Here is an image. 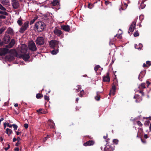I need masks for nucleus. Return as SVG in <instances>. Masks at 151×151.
Returning <instances> with one entry per match:
<instances>
[{
    "label": "nucleus",
    "instance_id": "obj_18",
    "mask_svg": "<svg viewBox=\"0 0 151 151\" xmlns=\"http://www.w3.org/2000/svg\"><path fill=\"white\" fill-rule=\"evenodd\" d=\"M103 81L104 82H109L110 81V79L109 73H107L106 75L103 77Z\"/></svg>",
    "mask_w": 151,
    "mask_h": 151
},
{
    "label": "nucleus",
    "instance_id": "obj_31",
    "mask_svg": "<svg viewBox=\"0 0 151 151\" xmlns=\"http://www.w3.org/2000/svg\"><path fill=\"white\" fill-rule=\"evenodd\" d=\"M10 52L11 53H13L14 55H17V53L16 50H12L10 51Z\"/></svg>",
    "mask_w": 151,
    "mask_h": 151
},
{
    "label": "nucleus",
    "instance_id": "obj_6",
    "mask_svg": "<svg viewBox=\"0 0 151 151\" xmlns=\"http://www.w3.org/2000/svg\"><path fill=\"white\" fill-rule=\"evenodd\" d=\"M53 32L55 35L58 37L60 36L63 35V32L61 30L56 27L55 28L53 31Z\"/></svg>",
    "mask_w": 151,
    "mask_h": 151
},
{
    "label": "nucleus",
    "instance_id": "obj_58",
    "mask_svg": "<svg viewBox=\"0 0 151 151\" xmlns=\"http://www.w3.org/2000/svg\"><path fill=\"white\" fill-rule=\"evenodd\" d=\"M147 66V64H145V63H144L143 64V67H146Z\"/></svg>",
    "mask_w": 151,
    "mask_h": 151
},
{
    "label": "nucleus",
    "instance_id": "obj_20",
    "mask_svg": "<svg viewBox=\"0 0 151 151\" xmlns=\"http://www.w3.org/2000/svg\"><path fill=\"white\" fill-rule=\"evenodd\" d=\"M138 46H139V47H137L138 45L136 44H135L134 45L135 48L136 49H138L139 50H141L143 47L141 43H139V44Z\"/></svg>",
    "mask_w": 151,
    "mask_h": 151
},
{
    "label": "nucleus",
    "instance_id": "obj_14",
    "mask_svg": "<svg viewBox=\"0 0 151 151\" xmlns=\"http://www.w3.org/2000/svg\"><path fill=\"white\" fill-rule=\"evenodd\" d=\"M113 148L112 147L108 145L107 144L104 148V151H113Z\"/></svg>",
    "mask_w": 151,
    "mask_h": 151
},
{
    "label": "nucleus",
    "instance_id": "obj_11",
    "mask_svg": "<svg viewBox=\"0 0 151 151\" xmlns=\"http://www.w3.org/2000/svg\"><path fill=\"white\" fill-rule=\"evenodd\" d=\"M27 50V46L24 44H23L22 45L21 47V52L22 53H26Z\"/></svg>",
    "mask_w": 151,
    "mask_h": 151
},
{
    "label": "nucleus",
    "instance_id": "obj_54",
    "mask_svg": "<svg viewBox=\"0 0 151 151\" xmlns=\"http://www.w3.org/2000/svg\"><path fill=\"white\" fill-rule=\"evenodd\" d=\"M126 9V8H123L122 7H121L119 9V10L120 12H121L122 10H124Z\"/></svg>",
    "mask_w": 151,
    "mask_h": 151
},
{
    "label": "nucleus",
    "instance_id": "obj_15",
    "mask_svg": "<svg viewBox=\"0 0 151 151\" xmlns=\"http://www.w3.org/2000/svg\"><path fill=\"white\" fill-rule=\"evenodd\" d=\"M21 57L25 61H27L30 57L29 55L28 54L22 55Z\"/></svg>",
    "mask_w": 151,
    "mask_h": 151
},
{
    "label": "nucleus",
    "instance_id": "obj_13",
    "mask_svg": "<svg viewBox=\"0 0 151 151\" xmlns=\"http://www.w3.org/2000/svg\"><path fill=\"white\" fill-rule=\"evenodd\" d=\"M9 50L7 48H2L0 50V55H5L9 52Z\"/></svg>",
    "mask_w": 151,
    "mask_h": 151
},
{
    "label": "nucleus",
    "instance_id": "obj_61",
    "mask_svg": "<svg viewBox=\"0 0 151 151\" xmlns=\"http://www.w3.org/2000/svg\"><path fill=\"white\" fill-rule=\"evenodd\" d=\"M20 139H20V137H17V141H18V142H19V141L20 140Z\"/></svg>",
    "mask_w": 151,
    "mask_h": 151
},
{
    "label": "nucleus",
    "instance_id": "obj_21",
    "mask_svg": "<svg viewBox=\"0 0 151 151\" xmlns=\"http://www.w3.org/2000/svg\"><path fill=\"white\" fill-rule=\"evenodd\" d=\"M118 84V82L117 81H116V82L115 83V84L114 83L113 85L112 86V89L111 90H116V85H117Z\"/></svg>",
    "mask_w": 151,
    "mask_h": 151
},
{
    "label": "nucleus",
    "instance_id": "obj_30",
    "mask_svg": "<svg viewBox=\"0 0 151 151\" xmlns=\"http://www.w3.org/2000/svg\"><path fill=\"white\" fill-rule=\"evenodd\" d=\"M0 14L5 15H8V13L7 12H6L5 11H2V10H0Z\"/></svg>",
    "mask_w": 151,
    "mask_h": 151
},
{
    "label": "nucleus",
    "instance_id": "obj_17",
    "mask_svg": "<svg viewBox=\"0 0 151 151\" xmlns=\"http://www.w3.org/2000/svg\"><path fill=\"white\" fill-rule=\"evenodd\" d=\"M94 144V142L92 140H90L85 143L83 145L85 146L93 145Z\"/></svg>",
    "mask_w": 151,
    "mask_h": 151
},
{
    "label": "nucleus",
    "instance_id": "obj_1",
    "mask_svg": "<svg viewBox=\"0 0 151 151\" xmlns=\"http://www.w3.org/2000/svg\"><path fill=\"white\" fill-rule=\"evenodd\" d=\"M45 27L44 23L42 22H37L35 25V27L39 31H42L44 29Z\"/></svg>",
    "mask_w": 151,
    "mask_h": 151
},
{
    "label": "nucleus",
    "instance_id": "obj_52",
    "mask_svg": "<svg viewBox=\"0 0 151 151\" xmlns=\"http://www.w3.org/2000/svg\"><path fill=\"white\" fill-rule=\"evenodd\" d=\"M42 109H39L37 110V111L39 113H40L41 114H42V112H41V111L42 110Z\"/></svg>",
    "mask_w": 151,
    "mask_h": 151
},
{
    "label": "nucleus",
    "instance_id": "obj_33",
    "mask_svg": "<svg viewBox=\"0 0 151 151\" xmlns=\"http://www.w3.org/2000/svg\"><path fill=\"white\" fill-rule=\"evenodd\" d=\"M138 97H139V95H137V94L135 95H134V99H136L135 101L136 102H139V101L138 100Z\"/></svg>",
    "mask_w": 151,
    "mask_h": 151
},
{
    "label": "nucleus",
    "instance_id": "obj_60",
    "mask_svg": "<svg viewBox=\"0 0 151 151\" xmlns=\"http://www.w3.org/2000/svg\"><path fill=\"white\" fill-rule=\"evenodd\" d=\"M4 119L3 118H1L0 119V124H1V122L2 121H3Z\"/></svg>",
    "mask_w": 151,
    "mask_h": 151
},
{
    "label": "nucleus",
    "instance_id": "obj_59",
    "mask_svg": "<svg viewBox=\"0 0 151 151\" xmlns=\"http://www.w3.org/2000/svg\"><path fill=\"white\" fill-rule=\"evenodd\" d=\"M19 144H20V143H19V142H18L17 143H16V146H18L19 145Z\"/></svg>",
    "mask_w": 151,
    "mask_h": 151
},
{
    "label": "nucleus",
    "instance_id": "obj_8",
    "mask_svg": "<svg viewBox=\"0 0 151 151\" xmlns=\"http://www.w3.org/2000/svg\"><path fill=\"white\" fill-rule=\"evenodd\" d=\"M136 23V22L135 20L132 22L129 28V30L128 31L129 33L130 32H133L134 31Z\"/></svg>",
    "mask_w": 151,
    "mask_h": 151
},
{
    "label": "nucleus",
    "instance_id": "obj_57",
    "mask_svg": "<svg viewBox=\"0 0 151 151\" xmlns=\"http://www.w3.org/2000/svg\"><path fill=\"white\" fill-rule=\"evenodd\" d=\"M17 140V139L15 138H14L13 139V142H15Z\"/></svg>",
    "mask_w": 151,
    "mask_h": 151
},
{
    "label": "nucleus",
    "instance_id": "obj_10",
    "mask_svg": "<svg viewBox=\"0 0 151 151\" xmlns=\"http://www.w3.org/2000/svg\"><path fill=\"white\" fill-rule=\"evenodd\" d=\"M10 40V37L6 35H4L3 39V41L4 44H7L9 42Z\"/></svg>",
    "mask_w": 151,
    "mask_h": 151
},
{
    "label": "nucleus",
    "instance_id": "obj_43",
    "mask_svg": "<svg viewBox=\"0 0 151 151\" xmlns=\"http://www.w3.org/2000/svg\"><path fill=\"white\" fill-rule=\"evenodd\" d=\"M115 37H117L119 39H121L122 38V36L121 35V34H120L119 35H118L117 34H116V35H115Z\"/></svg>",
    "mask_w": 151,
    "mask_h": 151
},
{
    "label": "nucleus",
    "instance_id": "obj_19",
    "mask_svg": "<svg viewBox=\"0 0 151 151\" xmlns=\"http://www.w3.org/2000/svg\"><path fill=\"white\" fill-rule=\"evenodd\" d=\"M1 2L4 6L8 5L9 3V1L7 0H2L1 1Z\"/></svg>",
    "mask_w": 151,
    "mask_h": 151
},
{
    "label": "nucleus",
    "instance_id": "obj_37",
    "mask_svg": "<svg viewBox=\"0 0 151 151\" xmlns=\"http://www.w3.org/2000/svg\"><path fill=\"white\" fill-rule=\"evenodd\" d=\"M150 123V122L149 120L146 121L144 123L145 125L146 126H148Z\"/></svg>",
    "mask_w": 151,
    "mask_h": 151
},
{
    "label": "nucleus",
    "instance_id": "obj_23",
    "mask_svg": "<svg viewBox=\"0 0 151 151\" xmlns=\"http://www.w3.org/2000/svg\"><path fill=\"white\" fill-rule=\"evenodd\" d=\"M12 130L8 128H7L6 129V132L7 134L8 135H9L12 132Z\"/></svg>",
    "mask_w": 151,
    "mask_h": 151
},
{
    "label": "nucleus",
    "instance_id": "obj_32",
    "mask_svg": "<svg viewBox=\"0 0 151 151\" xmlns=\"http://www.w3.org/2000/svg\"><path fill=\"white\" fill-rule=\"evenodd\" d=\"M145 83H141L140 86H139V88H145Z\"/></svg>",
    "mask_w": 151,
    "mask_h": 151
},
{
    "label": "nucleus",
    "instance_id": "obj_29",
    "mask_svg": "<svg viewBox=\"0 0 151 151\" xmlns=\"http://www.w3.org/2000/svg\"><path fill=\"white\" fill-rule=\"evenodd\" d=\"M7 58L9 59V60H12L14 59V58L12 55H8L7 56Z\"/></svg>",
    "mask_w": 151,
    "mask_h": 151
},
{
    "label": "nucleus",
    "instance_id": "obj_41",
    "mask_svg": "<svg viewBox=\"0 0 151 151\" xmlns=\"http://www.w3.org/2000/svg\"><path fill=\"white\" fill-rule=\"evenodd\" d=\"M12 126H13L14 130H16L17 129L18 127L17 125L15 124H14L12 125Z\"/></svg>",
    "mask_w": 151,
    "mask_h": 151
},
{
    "label": "nucleus",
    "instance_id": "obj_36",
    "mask_svg": "<svg viewBox=\"0 0 151 151\" xmlns=\"http://www.w3.org/2000/svg\"><path fill=\"white\" fill-rule=\"evenodd\" d=\"M100 67L99 65H96L95 66L94 69L95 71H97L98 69Z\"/></svg>",
    "mask_w": 151,
    "mask_h": 151
},
{
    "label": "nucleus",
    "instance_id": "obj_49",
    "mask_svg": "<svg viewBox=\"0 0 151 151\" xmlns=\"http://www.w3.org/2000/svg\"><path fill=\"white\" fill-rule=\"evenodd\" d=\"M7 145L8 147L4 148V149L6 151L10 147V145L9 144H8Z\"/></svg>",
    "mask_w": 151,
    "mask_h": 151
},
{
    "label": "nucleus",
    "instance_id": "obj_7",
    "mask_svg": "<svg viewBox=\"0 0 151 151\" xmlns=\"http://www.w3.org/2000/svg\"><path fill=\"white\" fill-rule=\"evenodd\" d=\"M58 44V41L55 40H52L49 42L50 46V47L54 48Z\"/></svg>",
    "mask_w": 151,
    "mask_h": 151
},
{
    "label": "nucleus",
    "instance_id": "obj_55",
    "mask_svg": "<svg viewBox=\"0 0 151 151\" xmlns=\"http://www.w3.org/2000/svg\"><path fill=\"white\" fill-rule=\"evenodd\" d=\"M6 124H7V126L9 127H12V125H10L9 123H7Z\"/></svg>",
    "mask_w": 151,
    "mask_h": 151
},
{
    "label": "nucleus",
    "instance_id": "obj_5",
    "mask_svg": "<svg viewBox=\"0 0 151 151\" xmlns=\"http://www.w3.org/2000/svg\"><path fill=\"white\" fill-rule=\"evenodd\" d=\"M29 22H26L24 23L23 26L21 27L19 32L21 33H23L28 27Z\"/></svg>",
    "mask_w": 151,
    "mask_h": 151
},
{
    "label": "nucleus",
    "instance_id": "obj_44",
    "mask_svg": "<svg viewBox=\"0 0 151 151\" xmlns=\"http://www.w3.org/2000/svg\"><path fill=\"white\" fill-rule=\"evenodd\" d=\"M138 125L139 127H141L142 125V124L139 121H138L137 122Z\"/></svg>",
    "mask_w": 151,
    "mask_h": 151
},
{
    "label": "nucleus",
    "instance_id": "obj_40",
    "mask_svg": "<svg viewBox=\"0 0 151 151\" xmlns=\"http://www.w3.org/2000/svg\"><path fill=\"white\" fill-rule=\"evenodd\" d=\"M113 141L114 143L116 144H118L119 141L117 139H115L113 140Z\"/></svg>",
    "mask_w": 151,
    "mask_h": 151
},
{
    "label": "nucleus",
    "instance_id": "obj_53",
    "mask_svg": "<svg viewBox=\"0 0 151 151\" xmlns=\"http://www.w3.org/2000/svg\"><path fill=\"white\" fill-rule=\"evenodd\" d=\"M24 127L25 128L27 129L28 127V125L27 124H24Z\"/></svg>",
    "mask_w": 151,
    "mask_h": 151
},
{
    "label": "nucleus",
    "instance_id": "obj_56",
    "mask_svg": "<svg viewBox=\"0 0 151 151\" xmlns=\"http://www.w3.org/2000/svg\"><path fill=\"white\" fill-rule=\"evenodd\" d=\"M111 91L112 92V94L113 95H114L115 94V91L114 90H111Z\"/></svg>",
    "mask_w": 151,
    "mask_h": 151
},
{
    "label": "nucleus",
    "instance_id": "obj_46",
    "mask_svg": "<svg viewBox=\"0 0 151 151\" xmlns=\"http://www.w3.org/2000/svg\"><path fill=\"white\" fill-rule=\"evenodd\" d=\"M139 35V33L137 32H134V35L135 37L138 36Z\"/></svg>",
    "mask_w": 151,
    "mask_h": 151
},
{
    "label": "nucleus",
    "instance_id": "obj_27",
    "mask_svg": "<svg viewBox=\"0 0 151 151\" xmlns=\"http://www.w3.org/2000/svg\"><path fill=\"white\" fill-rule=\"evenodd\" d=\"M38 17L37 16L35 17L34 19L31 21L30 22V24H33L35 22V21L37 19Z\"/></svg>",
    "mask_w": 151,
    "mask_h": 151
},
{
    "label": "nucleus",
    "instance_id": "obj_51",
    "mask_svg": "<svg viewBox=\"0 0 151 151\" xmlns=\"http://www.w3.org/2000/svg\"><path fill=\"white\" fill-rule=\"evenodd\" d=\"M4 44V42L3 41L0 39V46H1Z\"/></svg>",
    "mask_w": 151,
    "mask_h": 151
},
{
    "label": "nucleus",
    "instance_id": "obj_62",
    "mask_svg": "<svg viewBox=\"0 0 151 151\" xmlns=\"http://www.w3.org/2000/svg\"><path fill=\"white\" fill-rule=\"evenodd\" d=\"M144 138L145 139H147L148 138L147 135V134H145L144 135Z\"/></svg>",
    "mask_w": 151,
    "mask_h": 151
},
{
    "label": "nucleus",
    "instance_id": "obj_16",
    "mask_svg": "<svg viewBox=\"0 0 151 151\" xmlns=\"http://www.w3.org/2000/svg\"><path fill=\"white\" fill-rule=\"evenodd\" d=\"M48 125L51 128H54L55 124L52 120H49L47 122Z\"/></svg>",
    "mask_w": 151,
    "mask_h": 151
},
{
    "label": "nucleus",
    "instance_id": "obj_42",
    "mask_svg": "<svg viewBox=\"0 0 151 151\" xmlns=\"http://www.w3.org/2000/svg\"><path fill=\"white\" fill-rule=\"evenodd\" d=\"M17 23L19 24V25L20 26L22 24V21L21 20L19 19L17 21Z\"/></svg>",
    "mask_w": 151,
    "mask_h": 151
},
{
    "label": "nucleus",
    "instance_id": "obj_3",
    "mask_svg": "<svg viewBox=\"0 0 151 151\" xmlns=\"http://www.w3.org/2000/svg\"><path fill=\"white\" fill-rule=\"evenodd\" d=\"M28 47L29 49L32 51H35L37 50V48L35 44L32 40L29 42Z\"/></svg>",
    "mask_w": 151,
    "mask_h": 151
},
{
    "label": "nucleus",
    "instance_id": "obj_28",
    "mask_svg": "<svg viewBox=\"0 0 151 151\" xmlns=\"http://www.w3.org/2000/svg\"><path fill=\"white\" fill-rule=\"evenodd\" d=\"M58 4V1L57 0H54L52 2V4L53 6H55L57 5Z\"/></svg>",
    "mask_w": 151,
    "mask_h": 151
},
{
    "label": "nucleus",
    "instance_id": "obj_26",
    "mask_svg": "<svg viewBox=\"0 0 151 151\" xmlns=\"http://www.w3.org/2000/svg\"><path fill=\"white\" fill-rule=\"evenodd\" d=\"M99 92H97L96 93L97 95L95 97V99L97 101H99L100 100V96Z\"/></svg>",
    "mask_w": 151,
    "mask_h": 151
},
{
    "label": "nucleus",
    "instance_id": "obj_63",
    "mask_svg": "<svg viewBox=\"0 0 151 151\" xmlns=\"http://www.w3.org/2000/svg\"><path fill=\"white\" fill-rule=\"evenodd\" d=\"M124 6H125L126 9L128 5L126 3H124Z\"/></svg>",
    "mask_w": 151,
    "mask_h": 151
},
{
    "label": "nucleus",
    "instance_id": "obj_12",
    "mask_svg": "<svg viewBox=\"0 0 151 151\" xmlns=\"http://www.w3.org/2000/svg\"><path fill=\"white\" fill-rule=\"evenodd\" d=\"M61 28L63 30L67 32H69L70 30V27L69 25H62L61 26Z\"/></svg>",
    "mask_w": 151,
    "mask_h": 151
},
{
    "label": "nucleus",
    "instance_id": "obj_9",
    "mask_svg": "<svg viewBox=\"0 0 151 151\" xmlns=\"http://www.w3.org/2000/svg\"><path fill=\"white\" fill-rule=\"evenodd\" d=\"M12 4L13 8L15 9L18 8L19 6V3L17 0H12Z\"/></svg>",
    "mask_w": 151,
    "mask_h": 151
},
{
    "label": "nucleus",
    "instance_id": "obj_25",
    "mask_svg": "<svg viewBox=\"0 0 151 151\" xmlns=\"http://www.w3.org/2000/svg\"><path fill=\"white\" fill-rule=\"evenodd\" d=\"M58 52V50H54L51 51V53L53 55H55Z\"/></svg>",
    "mask_w": 151,
    "mask_h": 151
},
{
    "label": "nucleus",
    "instance_id": "obj_64",
    "mask_svg": "<svg viewBox=\"0 0 151 151\" xmlns=\"http://www.w3.org/2000/svg\"><path fill=\"white\" fill-rule=\"evenodd\" d=\"M15 151H19V148H16L14 149Z\"/></svg>",
    "mask_w": 151,
    "mask_h": 151
},
{
    "label": "nucleus",
    "instance_id": "obj_34",
    "mask_svg": "<svg viewBox=\"0 0 151 151\" xmlns=\"http://www.w3.org/2000/svg\"><path fill=\"white\" fill-rule=\"evenodd\" d=\"M145 5L144 4V2H142V3L141 4V5H140V8L141 9H144V8H145Z\"/></svg>",
    "mask_w": 151,
    "mask_h": 151
},
{
    "label": "nucleus",
    "instance_id": "obj_22",
    "mask_svg": "<svg viewBox=\"0 0 151 151\" xmlns=\"http://www.w3.org/2000/svg\"><path fill=\"white\" fill-rule=\"evenodd\" d=\"M6 27H3L0 28V35L3 33L4 31L6 29Z\"/></svg>",
    "mask_w": 151,
    "mask_h": 151
},
{
    "label": "nucleus",
    "instance_id": "obj_24",
    "mask_svg": "<svg viewBox=\"0 0 151 151\" xmlns=\"http://www.w3.org/2000/svg\"><path fill=\"white\" fill-rule=\"evenodd\" d=\"M15 43V41L14 40L12 39L11 42L9 44V47H12L14 44Z\"/></svg>",
    "mask_w": 151,
    "mask_h": 151
},
{
    "label": "nucleus",
    "instance_id": "obj_35",
    "mask_svg": "<svg viewBox=\"0 0 151 151\" xmlns=\"http://www.w3.org/2000/svg\"><path fill=\"white\" fill-rule=\"evenodd\" d=\"M0 9L2 11H5L6 10V9L5 7L3 6L0 3Z\"/></svg>",
    "mask_w": 151,
    "mask_h": 151
},
{
    "label": "nucleus",
    "instance_id": "obj_50",
    "mask_svg": "<svg viewBox=\"0 0 151 151\" xmlns=\"http://www.w3.org/2000/svg\"><path fill=\"white\" fill-rule=\"evenodd\" d=\"M93 7V6H92V5L91 4H88V7L90 9H91Z\"/></svg>",
    "mask_w": 151,
    "mask_h": 151
},
{
    "label": "nucleus",
    "instance_id": "obj_39",
    "mask_svg": "<svg viewBox=\"0 0 151 151\" xmlns=\"http://www.w3.org/2000/svg\"><path fill=\"white\" fill-rule=\"evenodd\" d=\"M50 137V136L48 135H47L46 137H44V138L43 140V142H45L46 141V140H47V139L48 138H49Z\"/></svg>",
    "mask_w": 151,
    "mask_h": 151
},
{
    "label": "nucleus",
    "instance_id": "obj_48",
    "mask_svg": "<svg viewBox=\"0 0 151 151\" xmlns=\"http://www.w3.org/2000/svg\"><path fill=\"white\" fill-rule=\"evenodd\" d=\"M146 83L147 84V86L148 87L149 86L150 84L151 83L148 80H147L146 81Z\"/></svg>",
    "mask_w": 151,
    "mask_h": 151
},
{
    "label": "nucleus",
    "instance_id": "obj_45",
    "mask_svg": "<svg viewBox=\"0 0 151 151\" xmlns=\"http://www.w3.org/2000/svg\"><path fill=\"white\" fill-rule=\"evenodd\" d=\"M146 64L148 65V66H150L151 65V63L149 61H147L146 62Z\"/></svg>",
    "mask_w": 151,
    "mask_h": 151
},
{
    "label": "nucleus",
    "instance_id": "obj_38",
    "mask_svg": "<svg viewBox=\"0 0 151 151\" xmlns=\"http://www.w3.org/2000/svg\"><path fill=\"white\" fill-rule=\"evenodd\" d=\"M42 96L43 95L42 94H37L36 96V98L38 99L40 98V97H42Z\"/></svg>",
    "mask_w": 151,
    "mask_h": 151
},
{
    "label": "nucleus",
    "instance_id": "obj_4",
    "mask_svg": "<svg viewBox=\"0 0 151 151\" xmlns=\"http://www.w3.org/2000/svg\"><path fill=\"white\" fill-rule=\"evenodd\" d=\"M81 85H78L76 87V89L77 92H78L79 91H80V93L78 94V95L80 97H82L85 94V92L83 90H81Z\"/></svg>",
    "mask_w": 151,
    "mask_h": 151
},
{
    "label": "nucleus",
    "instance_id": "obj_47",
    "mask_svg": "<svg viewBox=\"0 0 151 151\" xmlns=\"http://www.w3.org/2000/svg\"><path fill=\"white\" fill-rule=\"evenodd\" d=\"M44 98L46 100L49 101V97L46 95H45L44 96Z\"/></svg>",
    "mask_w": 151,
    "mask_h": 151
},
{
    "label": "nucleus",
    "instance_id": "obj_2",
    "mask_svg": "<svg viewBox=\"0 0 151 151\" xmlns=\"http://www.w3.org/2000/svg\"><path fill=\"white\" fill-rule=\"evenodd\" d=\"M35 42L37 45H42L45 43V38L42 37H39L37 38Z\"/></svg>",
    "mask_w": 151,
    "mask_h": 151
}]
</instances>
